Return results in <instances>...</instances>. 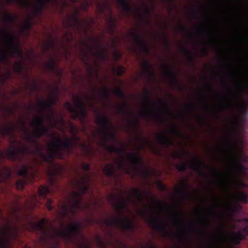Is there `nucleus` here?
Returning <instances> with one entry per match:
<instances>
[{"mask_svg": "<svg viewBox=\"0 0 248 248\" xmlns=\"http://www.w3.org/2000/svg\"><path fill=\"white\" fill-rule=\"evenodd\" d=\"M102 222L107 226L116 227L125 231L133 232L135 229L134 223L124 216L119 218L104 219Z\"/></svg>", "mask_w": 248, "mask_h": 248, "instance_id": "39448f33", "label": "nucleus"}, {"mask_svg": "<svg viewBox=\"0 0 248 248\" xmlns=\"http://www.w3.org/2000/svg\"><path fill=\"white\" fill-rule=\"evenodd\" d=\"M26 208V205L20 206L19 203L17 202L12 207L11 211V214L16 222H18L21 220V217L19 214L22 212L23 208Z\"/></svg>", "mask_w": 248, "mask_h": 248, "instance_id": "393cba45", "label": "nucleus"}, {"mask_svg": "<svg viewBox=\"0 0 248 248\" xmlns=\"http://www.w3.org/2000/svg\"><path fill=\"white\" fill-rule=\"evenodd\" d=\"M7 4H10L14 2L16 3L20 6H24L27 5V2L25 0H6Z\"/></svg>", "mask_w": 248, "mask_h": 248, "instance_id": "de8ad7c7", "label": "nucleus"}, {"mask_svg": "<svg viewBox=\"0 0 248 248\" xmlns=\"http://www.w3.org/2000/svg\"><path fill=\"white\" fill-rule=\"evenodd\" d=\"M33 124L36 125L37 128L40 131L43 136L47 134L48 129L44 125V118L41 116L35 117Z\"/></svg>", "mask_w": 248, "mask_h": 248, "instance_id": "5701e85b", "label": "nucleus"}, {"mask_svg": "<svg viewBox=\"0 0 248 248\" xmlns=\"http://www.w3.org/2000/svg\"><path fill=\"white\" fill-rule=\"evenodd\" d=\"M8 61V56L7 53L4 52L0 50V62H5Z\"/></svg>", "mask_w": 248, "mask_h": 248, "instance_id": "864d4df0", "label": "nucleus"}, {"mask_svg": "<svg viewBox=\"0 0 248 248\" xmlns=\"http://www.w3.org/2000/svg\"><path fill=\"white\" fill-rule=\"evenodd\" d=\"M108 8V6L106 4L100 5L98 4L97 5L96 8L97 10L100 14H104L105 13V10Z\"/></svg>", "mask_w": 248, "mask_h": 248, "instance_id": "603ef678", "label": "nucleus"}, {"mask_svg": "<svg viewBox=\"0 0 248 248\" xmlns=\"http://www.w3.org/2000/svg\"><path fill=\"white\" fill-rule=\"evenodd\" d=\"M165 69V75L167 78L171 81L172 84L177 86L179 90H181V85L177 78L176 73L173 72L171 68L167 65H164Z\"/></svg>", "mask_w": 248, "mask_h": 248, "instance_id": "aec40b11", "label": "nucleus"}, {"mask_svg": "<svg viewBox=\"0 0 248 248\" xmlns=\"http://www.w3.org/2000/svg\"><path fill=\"white\" fill-rule=\"evenodd\" d=\"M69 203L70 204V206L66 204L62 206V215L63 217L67 216L69 212L74 215L76 211L82 209L81 193L76 191L71 192Z\"/></svg>", "mask_w": 248, "mask_h": 248, "instance_id": "423d86ee", "label": "nucleus"}, {"mask_svg": "<svg viewBox=\"0 0 248 248\" xmlns=\"http://www.w3.org/2000/svg\"><path fill=\"white\" fill-rule=\"evenodd\" d=\"M56 103V98L54 96H51L48 100H43L38 102V107L43 115L46 111L50 112L45 115V118L49 121H53L55 119L56 115L52 107Z\"/></svg>", "mask_w": 248, "mask_h": 248, "instance_id": "9d476101", "label": "nucleus"}, {"mask_svg": "<svg viewBox=\"0 0 248 248\" xmlns=\"http://www.w3.org/2000/svg\"><path fill=\"white\" fill-rule=\"evenodd\" d=\"M107 150L110 153H116V147L114 145H108L107 144H105Z\"/></svg>", "mask_w": 248, "mask_h": 248, "instance_id": "bf43d9fd", "label": "nucleus"}, {"mask_svg": "<svg viewBox=\"0 0 248 248\" xmlns=\"http://www.w3.org/2000/svg\"><path fill=\"white\" fill-rule=\"evenodd\" d=\"M127 157L137 170H139L141 166L143 165V162L138 153L133 152L127 154Z\"/></svg>", "mask_w": 248, "mask_h": 248, "instance_id": "6ab92c4d", "label": "nucleus"}, {"mask_svg": "<svg viewBox=\"0 0 248 248\" xmlns=\"http://www.w3.org/2000/svg\"><path fill=\"white\" fill-rule=\"evenodd\" d=\"M107 26L109 31L111 33H113L117 24L116 18L113 16L111 12H110V16L108 18Z\"/></svg>", "mask_w": 248, "mask_h": 248, "instance_id": "7c9ffc66", "label": "nucleus"}, {"mask_svg": "<svg viewBox=\"0 0 248 248\" xmlns=\"http://www.w3.org/2000/svg\"><path fill=\"white\" fill-rule=\"evenodd\" d=\"M113 93L119 98L124 99L125 97L124 93L121 88H116L113 91Z\"/></svg>", "mask_w": 248, "mask_h": 248, "instance_id": "79ce46f5", "label": "nucleus"}, {"mask_svg": "<svg viewBox=\"0 0 248 248\" xmlns=\"http://www.w3.org/2000/svg\"><path fill=\"white\" fill-rule=\"evenodd\" d=\"M148 220L149 226L154 230L162 232L165 234H168V232L166 229L167 224L165 221L160 220L154 216H150Z\"/></svg>", "mask_w": 248, "mask_h": 248, "instance_id": "ddd939ff", "label": "nucleus"}, {"mask_svg": "<svg viewBox=\"0 0 248 248\" xmlns=\"http://www.w3.org/2000/svg\"><path fill=\"white\" fill-rule=\"evenodd\" d=\"M194 163L189 164V167L191 170L196 171L200 176H206V174L203 173L202 170V168L207 167L205 163L203 161L201 160L198 157L194 156L193 157Z\"/></svg>", "mask_w": 248, "mask_h": 248, "instance_id": "f3484780", "label": "nucleus"}, {"mask_svg": "<svg viewBox=\"0 0 248 248\" xmlns=\"http://www.w3.org/2000/svg\"><path fill=\"white\" fill-rule=\"evenodd\" d=\"M140 139L141 140L140 149H142L149 142V141L143 137H140Z\"/></svg>", "mask_w": 248, "mask_h": 248, "instance_id": "e2e57ef3", "label": "nucleus"}, {"mask_svg": "<svg viewBox=\"0 0 248 248\" xmlns=\"http://www.w3.org/2000/svg\"><path fill=\"white\" fill-rule=\"evenodd\" d=\"M126 120L131 124L133 127H135L139 126V122L137 118L131 120V119L127 117Z\"/></svg>", "mask_w": 248, "mask_h": 248, "instance_id": "5fc2aeb1", "label": "nucleus"}, {"mask_svg": "<svg viewBox=\"0 0 248 248\" xmlns=\"http://www.w3.org/2000/svg\"><path fill=\"white\" fill-rule=\"evenodd\" d=\"M175 214L171 217V218L173 220H174L175 225L178 224V221H181L182 220V214L175 210Z\"/></svg>", "mask_w": 248, "mask_h": 248, "instance_id": "37998d69", "label": "nucleus"}, {"mask_svg": "<svg viewBox=\"0 0 248 248\" xmlns=\"http://www.w3.org/2000/svg\"><path fill=\"white\" fill-rule=\"evenodd\" d=\"M53 46V43L51 42H47L45 45V51H48L50 48Z\"/></svg>", "mask_w": 248, "mask_h": 248, "instance_id": "774afa93", "label": "nucleus"}, {"mask_svg": "<svg viewBox=\"0 0 248 248\" xmlns=\"http://www.w3.org/2000/svg\"><path fill=\"white\" fill-rule=\"evenodd\" d=\"M33 136L34 137L38 139L41 138L43 136V135H42V134L41 133V132L36 126H35V131L33 133Z\"/></svg>", "mask_w": 248, "mask_h": 248, "instance_id": "4d7b16f0", "label": "nucleus"}, {"mask_svg": "<svg viewBox=\"0 0 248 248\" xmlns=\"http://www.w3.org/2000/svg\"><path fill=\"white\" fill-rule=\"evenodd\" d=\"M129 0H117V1L122 7L124 12L130 13L133 11V9L129 2Z\"/></svg>", "mask_w": 248, "mask_h": 248, "instance_id": "c756f323", "label": "nucleus"}, {"mask_svg": "<svg viewBox=\"0 0 248 248\" xmlns=\"http://www.w3.org/2000/svg\"><path fill=\"white\" fill-rule=\"evenodd\" d=\"M49 2H47L45 0H39L37 5L35 7L34 10L36 15L41 14L43 9L46 7Z\"/></svg>", "mask_w": 248, "mask_h": 248, "instance_id": "72a5a7b5", "label": "nucleus"}, {"mask_svg": "<svg viewBox=\"0 0 248 248\" xmlns=\"http://www.w3.org/2000/svg\"><path fill=\"white\" fill-rule=\"evenodd\" d=\"M81 167L83 170L88 171L90 169V165L89 163L82 162L81 164Z\"/></svg>", "mask_w": 248, "mask_h": 248, "instance_id": "0e129e2a", "label": "nucleus"}, {"mask_svg": "<svg viewBox=\"0 0 248 248\" xmlns=\"http://www.w3.org/2000/svg\"><path fill=\"white\" fill-rule=\"evenodd\" d=\"M173 156L174 158H177L181 160L184 158V154L181 153H175L173 154Z\"/></svg>", "mask_w": 248, "mask_h": 248, "instance_id": "338daca9", "label": "nucleus"}, {"mask_svg": "<svg viewBox=\"0 0 248 248\" xmlns=\"http://www.w3.org/2000/svg\"><path fill=\"white\" fill-rule=\"evenodd\" d=\"M131 191L132 192L133 196L136 198L137 202H143V194H146L147 197L148 199L151 198V193L150 192H142L140 190L136 188H132L131 189Z\"/></svg>", "mask_w": 248, "mask_h": 248, "instance_id": "bb28decb", "label": "nucleus"}, {"mask_svg": "<svg viewBox=\"0 0 248 248\" xmlns=\"http://www.w3.org/2000/svg\"><path fill=\"white\" fill-rule=\"evenodd\" d=\"M56 66V62L54 60L51 59L50 61L45 63L46 68L51 72H54Z\"/></svg>", "mask_w": 248, "mask_h": 248, "instance_id": "4c0bfd02", "label": "nucleus"}, {"mask_svg": "<svg viewBox=\"0 0 248 248\" xmlns=\"http://www.w3.org/2000/svg\"><path fill=\"white\" fill-rule=\"evenodd\" d=\"M116 154L121 155H124L125 154V149L124 147H116Z\"/></svg>", "mask_w": 248, "mask_h": 248, "instance_id": "69168bd1", "label": "nucleus"}, {"mask_svg": "<svg viewBox=\"0 0 248 248\" xmlns=\"http://www.w3.org/2000/svg\"><path fill=\"white\" fill-rule=\"evenodd\" d=\"M24 27L26 30H29L31 29L32 24L31 21L30 20H28L25 22L24 23Z\"/></svg>", "mask_w": 248, "mask_h": 248, "instance_id": "680f3d73", "label": "nucleus"}, {"mask_svg": "<svg viewBox=\"0 0 248 248\" xmlns=\"http://www.w3.org/2000/svg\"><path fill=\"white\" fill-rule=\"evenodd\" d=\"M131 37L133 39L137 46L142 52L148 53L149 49L146 42L142 38L141 35L136 32H131Z\"/></svg>", "mask_w": 248, "mask_h": 248, "instance_id": "4468645a", "label": "nucleus"}, {"mask_svg": "<svg viewBox=\"0 0 248 248\" xmlns=\"http://www.w3.org/2000/svg\"><path fill=\"white\" fill-rule=\"evenodd\" d=\"M23 69V65L22 62H16L14 67V71L17 73L20 74L21 73L22 70Z\"/></svg>", "mask_w": 248, "mask_h": 248, "instance_id": "a18cd8bd", "label": "nucleus"}, {"mask_svg": "<svg viewBox=\"0 0 248 248\" xmlns=\"http://www.w3.org/2000/svg\"><path fill=\"white\" fill-rule=\"evenodd\" d=\"M125 72V68L123 66H118L117 69H116V73L119 76H122L124 72Z\"/></svg>", "mask_w": 248, "mask_h": 248, "instance_id": "6e6d98bb", "label": "nucleus"}, {"mask_svg": "<svg viewBox=\"0 0 248 248\" xmlns=\"http://www.w3.org/2000/svg\"><path fill=\"white\" fill-rule=\"evenodd\" d=\"M53 202V201L51 199H46V207L47 209L49 211H51L52 209V203Z\"/></svg>", "mask_w": 248, "mask_h": 248, "instance_id": "052dcab7", "label": "nucleus"}, {"mask_svg": "<svg viewBox=\"0 0 248 248\" xmlns=\"http://www.w3.org/2000/svg\"><path fill=\"white\" fill-rule=\"evenodd\" d=\"M81 59L83 63L87 66H89V53L82 49L80 54Z\"/></svg>", "mask_w": 248, "mask_h": 248, "instance_id": "e433bc0d", "label": "nucleus"}, {"mask_svg": "<svg viewBox=\"0 0 248 248\" xmlns=\"http://www.w3.org/2000/svg\"><path fill=\"white\" fill-rule=\"evenodd\" d=\"M150 93L148 91H146L145 94L143 96V101L146 104L153 103V100L150 97Z\"/></svg>", "mask_w": 248, "mask_h": 248, "instance_id": "8fccbe9b", "label": "nucleus"}, {"mask_svg": "<svg viewBox=\"0 0 248 248\" xmlns=\"http://www.w3.org/2000/svg\"><path fill=\"white\" fill-rule=\"evenodd\" d=\"M16 129V126L9 124H6L2 128L0 129V134L2 136H11Z\"/></svg>", "mask_w": 248, "mask_h": 248, "instance_id": "c85d7f7f", "label": "nucleus"}, {"mask_svg": "<svg viewBox=\"0 0 248 248\" xmlns=\"http://www.w3.org/2000/svg\"><path fill=\"white\" fill-rule=\"evenodd\" d=\"M227 89V94L229 96V101L227 104H226L225 107L226 109H231L233 107L236 105L235 102L232 99V91L228 87L227 85H226Z\"/></svg>", "mask_w": 248, "mask_h": 248, "instance_id": "c9c22d12", "label": "nucleus"}, {"mask_svg": "<svg viewBox=\"0 0 248 248\" xmlns=\"http://www.w3.org/2000/svg\"><path fill=\"white\" fill-rule=\"evenodd\" d=\"M47 219L43 218L40 221L30 222L29 229L32 232H38L41 233V239L46 242L48 239L55 237L62 238L64 242L68 244L74 240V237L79 235L82 231V225L78 222H74L72 225L68 226L65 230H56L54 232H51L46 228Z\"/></svg>", "mask_w": 248, "mask_h": 248, "instance_id": "f03ea898", "label": "nucleus"}, {"mask_svg": "<svg viewBox=\"0 0 248 248\" xmlns=\"http://www.w3.org/2000/svg\"><path fill=\"white\" fill-rule=\"evenodd\" d=\"M176 168L179 172H184L187 168V164L186 163H183L181 164H177Z\"/></svg>", "mask_w": 248, "mask_h": 248, "instance_id": "09e8293b", "label": "nucleus"}, {"mask_svg": "<svg viewBox=\"0 0 248 248\" xmlns=\"http://www.w3.org/2000/svg\"><path fill=\"white\" fill-rule=\"evenodd\" d=\"M16 17L12 15L9 12L6 11L4 13L3 20L7 26L8 29L6 30L0 28V36L3 39L8 46L11 56H18L23 58L22 52L19 47V42H15V36L11 31L10 28L15 23Z\"/></svg>", "mask_w": 248, "mask_h": 248, "instance_id": "7ed1b4c3", "label": "nucleus"}, {"mask_svg": "<svg viewBox=\"0 0 248 248\" xmlns=\"http://www.w3.org/2000/svg\"><path fill=\"white\" fill-rule=\"evenodd\" d=\"M156 138L158 143L165 147L172 145L171 139L165 134H159L157 135Z\"/></svg>", "mask_w": 248, "mask_h": 248, "instance_id": "a878e982", "label": "nucleus"}, {"mask_svg": "<svg viewBox=\"0 0 248 248\" xmlns=\"http://www.w3.org/2000/svg\"><path fill=\"white\" fill-rule=\"evenodd\" d=\"M152 109L155 111L154 117L157 122H164L165 120L163 118L161 114V109L158 107H153Z\"/></svg>", "mask_w": 248, "mask_h": 248, "instance_id": "f704fd0d", "label": "nucleus"}, {"mask_svg": "<svg viewBox=\"0 0 248 248\" xmlns=\"http://www.w3.org/2000/svg\"><path fill=\"white\" fill-rule=\"evenodd\" d=\"M103 172L108 177H111L113 176L115 173L114 165L111 163L107 165L103 170Z\"/></svg>", "mask_w": 248, "mask_h": 248, "instance_id": "2f4dec72", "label": "nucleus"}, {"mask_svg": "<svg viewBox=\"0 0 248 248\" xmlns=\"http://www.w3.org/2000/svg\"><path fill=\"white\" fill-rule=\"evenodd\" d=\"M100 93L101 96L104 99H108L110 96V92L108 89L104 87L102 88L100 90Z\"/></svg>", "mask_w": 248, "mask_h": 248, "instance_id": "c03bdc74", "label": "nucleus"}, {"mask_svg": "<svg viewBox=\"0 0 248 248\" xmlns=\"http://www.w3.org/2000/svg\"><path fill=\"white\" fill-rule=\"evenodd\" d=\"M12 177V171L10 168L4 166L3 170L0 171V183L4 182Z\"/></svg>", "mask_w": 248, "mask_h": 248, "instance_id": "cd10ccee", "label": "nucleus"}, {"mask_svg": "<svg viewBox=\"0 0 248 248\" xmlns=\"http://www.w3.org/2000/svg\"><path fill=\"white\" fill-rule=\"evenodd\" d=\"M23 126L25 129V123L22 122ZM26 133L24 139L28 142L35 145V149H31L26 147L15 146H12V149L8 150L7 155L8 160L13 162H20L22 160V156L25 154H35L38 153L42 161L44 162L52 164L53 163L55 158L60 159H64L65 158L64 153L68 156L70 153L77 146L78 141L79 140L78 137L74 136L73 140L68 138H65L63 141L59 137H56L55 140L52 142V145L56 147L54 149L49 147L46 154L43 152V147L40 145L37 140L34 139L26 130Z\"/></svg>", "mask_w": 248, "mask_h": 248, "instance_id": "f257e3e1", "label": "nucleus"}, {"mask_svg": "<svg viewBox=\"0 0 248 248\" xmlns=\"http://www.w3.org/2000/svg\"><path fill=\"white\" fill-rule=\"evenodd\" d=\"M90 177L89 175L86 174L85 176H81L80 180H75L74 186L78 189L76 192L81 193V197L82 195L86 194L89 191V181Z\"/></svg>", "mask_w": 248, "mask_h": 248, "instance_id": "f8f14e48", "label": "nucleus"}, {"mask_svg": "<svg viewBox=\"0 0 248 248\" xmlns=\"http://www.w3.org/2000/svg\"><path fill=\"white\" fill-rule=\"evenodd\" d=\"M78 11L76 10L74 15H73L68 20L67 25L68 27L71 28H77L79 30L81 26V22L78 18Z\"/></svg>", "mask_w": 248, "mask_h": 248, "instance_id": "412c9836", "label": "nucleus"}, {"mask_svg": "<svg viewBox=\"0 0 248 248\" xmlns=\"http://www.w3.org/2000/svg\"><path fill=\"white\" fill-rule=\"evenodd\" d=\"M90 104L91 107L93 108L94 112L97 115L96 123L102 126L100 133L105 144H107L108 140L118 142L115 134L110 131V129L113 128V125L110 120L105 114L101 117L99 114V109L96 108L93 103L90 102Z\"/></svg>", "mask_w": 248, "mask_h": 248, "instance_id": "20e7f679", "label": "nucleus"}, {"mask_svg": "<svg viewBox=\"0 0 248 248\" xmlns=\"http://www.w3.org/2000/svg\"><path fill=\"white\" fill-rule=\"evenodd\" d=\"M118 110L120 114L124 116H127L129 113V111L127 109L125 104H123L120 105L118 108Z\"/></svg>", "mask_w": 248, "mask_h": 248, "instance_id": "58836bf2", "label": "nucleus"}, {"mask_svg": "<svg viewBox=\"0 0 248 248\" xmlns=\"http://www.w3.org/2000/svg\"><path fill=\"white\" fill-rule=\"evenodd\" d=\"M238 200L245 203H247L248 201V194L244 192H240L237 195Z\"/></svg>", "mask_w": 248, "mask_h": 248, "instance_id": "a19ab883", "label": "nucleus"}, {"mask_svg": "<svg viewBox=\"0 0 248 248\" xmlns=\"http://www.w3.org/2000/svg\"><path fill=\"white\" fill-rule=\"evenodd\" d=\"M17 234L16 226H12L9 222L0 229V248H7L9 241L15 238Z\"/></svg>", "mask_w": 248, "mask_h": 248, "instance_id": "6e6552de", "label": "nucleus"}, {"mask_svg": "<svg viewBox=\"0 0 248 248\" xmlns=\"http://www.w3.org/2000/svg\"><path fill=\"white\" fill-rule=\"evenodd\" d=\"M90 39L93 41V46H91L88 44L86 43L85 46L89 52L102 62H105L107 59V49L102 47L99 43V40L94 37H91Z\"/></svg>", "mask_w": 248, "mask_h": 248, "instance_id": "9b49d317", "label": "nucleus"}, {"mask_svg": "<svg viewBox=\"0 0 248 248\" xmlns=\"http://www.w3.org/2000/svg\"><path fill=\"white\" fill-rule=\"evenodd\" d=\"M31 168L32 166L31 165H22L17 171L18 175L22 178V179H19L16 182V186L17 189L23 190L28 182H31L34 180L35 172H29V170Z\"/></svg>", "mask_w": 248, "mask_h": 248, "instance_id": "0eeeda50", "label": "nucleus"}, {"mask_svg": "<svg viewBox=\"0 0 248 248\" xmlns=\"http://www.w3.org/2000/svg\"><path fill=\"white\" fill-rule=\"evenodd\" d=\"M75 110L72 114L73 119L78 118L82 123L85 122L87 115V106L82 98L78 96H74Z\"/></svg>", "mask_w": 248, "mask_h": 248, "instance_id": "1a4fd4ad", "label": "nucleus"}, {"mask_svg": "<svg viewBox=\"0 0 248 248\" xmlns=\"http://www.w3.org/2000/svg\"><path fill=\"white\" fill-rule=\"evenodd\" d=\"M182 189L177 188L175 190L176 195L178 196L183 201H185L187 199V194L186 192V189L189 186L188 185V180L186 179L184 182H182Z\"/></svg>", "mask_w": 248, "mask_h": 248, "instance_id": "b1692460", "label": "nucleus"}, {"mask_svg": "<svg viewBox=\"0 0 248 248\" xmlns=\"http://www.w3.org/2000/svg\"><path fill=\"white\" fill-rule=\"evenodd\" d=\"M50 193L49 187L46 186H41L38 188V195L32 194L31 196V202L34 204L40 203V198H43L45 199L47 194Z\"/></svg>", "mask_w": 248, "mask_h": 248, "instance_id": "dca6fc26", "label": "nucleus"}, {"mask_svg": "<svg viewBox=\"0 0 248 248\" xmlns=\"http://www.w3.org/2000/svg\"><path fill=\"white\" fill-rule=\"evenodd\" d=\"M142 73L148 78L154 77V67L150 62L147 60L144 61L142 64Z\"/></svg>", "mask_w": 248, "mask_h": 248, "instance_id": "4be33fe9", "label": "nucleus"}, {"mask_svg": "<svg viewBox=\"0 0 248 248\" xmlns=\"http://www.w3.org/2000/svg\"><path fill=\"white\" fill-rule=\"evenodd\" d=\"M113 205L117 211L120 214L121 217L124 216L123 215V210L124 209L128 210V202L130 199H120L119 197H115L112 198Z\"/></svg>", "mask_w": 248, "mask_h": 248, "instance_id": "a211bd4d", "label": "nucleus"}, {"mask_svg": "<svg viewBox=\"0 0 248 248\" xmlns=\"http://www.w3.org/2000/svg\"><path fill=\"white\" fill-rule=\"evenodd\" d=\"M118 167L121 170H124L125 166V162L123 159H121L117 162Z\"/></svg>", "mask_w": 248, "mask_h": 248, "instance_id": "13d9d810", "label": "nucleus"}, {"mask_svg": "<svg viewBox=\"0 0 248 248\" xmlns=\"http://www.w3.org/2000/svg\"><path fill=\"white\" fill-rule=\"evenodd\" d=\"M63 106L71 114L75 109V108H74L73 105L69 102H65Z\"/></svg>", "mask_w": 248, "mask_h": 248, "instance_id": "3c124183", "label": "nucleus"}, {"mask_svg": "<svg viewBox=\"0 0 248 248\" xmlns=\"http://www.w3.org/2000/svg\"><path fill=\"white\" fill-rule=\"evenodd\" d=\"M182 51L186 57L189 62L192 63L194 60V58L191 52L184 46L182 47Z\"/></svg>", "mask_w": 248, "mask_h": 248, "instance_id": "ea45409f", "label": "nucleus"}, {"mask_svg": "<svg viewBox=\"0 0 248 248\" xmlns=\"http://www.w3.org/2000/svg\"><path fill=\"white\" fill-rule=\"evenodd\" d=\"M57 170L55 169H53L52 170L48 169L47 171V176L48 177V180L50 185L51 186H53L56 183V175L57 174Z\"/></svg>", "mask_w": 248, "mask_h": 248, "instance_id": "473e14b6", "label": "nucleus"}, {"mask_svg": "<svg viewBox=\"0 0 248 248\" xmlns=\"http://www.w3.org/2000/svg\"><path fill=\"white\" fill-rule=\"evenodd\" d=\"M213 172L214 175L217 179L221 180V181L224 180L223 175L220 170L216 168H213Z\"/></svg>", "mask_w": 248, "mask_h": 248, "instance_id": "49530a36", "label": "nucleus"}, {"mask_svg": "<svg viewBox=\"0 0 248 248\" xmlns=\"http://www.w3.org/2000/svg\"><path fill=\"white\" fill-rule=\"evenodd\" d=\"M247 225L243 229H240L237 232H233V235L231 239L235 244H239L240 241L246 238V236L248 235V219H246Z\"/></svg>", "mask_w": 248, "mask_h": 248, "instance_id": "2eb2a0df", "label": "nucleus"}]
</instances>
